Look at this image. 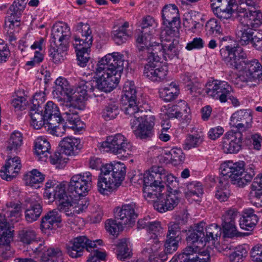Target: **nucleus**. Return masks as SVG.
Returning <instances> with one entry per match:
<instances>
[{"label": "nucleus", "mask_w": 262, "mask_h": 262, "mask_svg": "<svg viewBox=\"0 0 262 262\" xmlns=\"http://www.w3.org/2000/svg\"><path fill=\"white\" fill-rule=\"evenodd\" d=\"M223 60L230 68L244 70L239 76V80L250 88L257 86L262 81V66L256 59L245 61L247 54L239 46H227L220 50Z\"/></svg>", "instance_id": "obj_1"}, {"label": "nucleus", "mask_w": 262, "mask_h": 262, "mask_svg": "<svg viewBox=\"0 0 262 262\" xmlns=\"http://www.w3.org/2000/svg\"><path fill=\"white\" fill-rule=\"evenodd\" d=\"M123 57L122 54L114 52L106 54L98 61L95 70L98 89L107 93L116 87L123 70Z\"/></svg>", "instance_id": "obj_2"}, {"label": "nucleus", "mask_w": 262, "mask_h": 262, "mask_svg": "<svg viewBox=\"0 0 262 262\" xmlns=\"http://www.w3.org/2000/svg\"><path fill=\"white\" fill-rule=\"evenodd\" d=\"M155 45H150L142 56L144 58L146 56L148 63L145 66L144 75L153 81L161 82L164 81L167 75L168 67L163 66L157 68L156 63L160 62L161 57L167 60L165 55V46L162 43L154 42Z\"/></svg>", "instance_id": "obj_3"}, {"label": "nucleus", "mask_w": 262, "mask_h": 262, "mask_svg": "<svg viewBox=\"0 0 262 262\" xmlns=\"http://www.w3.org/2000/svg\"><path fill=\"white\" fill-rule=\"evenodd\" d=\"M100 170L97 186L99 192L103 194H107L119 187L126 174V167L121 162L105 164Z\"/></svg>", "instance_id": "obj_4"}, {"label": "nucleus", "mask_w": 262, "mask_h": 262, "mask_svg": "<svg viewBox=\"0 0 262 262\" xmlns=\"http://www.w3.org/2000/svg\"><path fill=\"white\" fill-rule=\"evenodd\" d=\"M221 177H225L227 180L230 179L232 183L239 187H243L251 182L254 176L253 171L248 172L245 171L244 163L243 161L233 162L232 161L225 162L220 166Z\"/></svg>", "instance_id": "obj_5"}, {"label": "nucleus", "mask_w": 262, "mask_h": 262, "mask_svg": "<svg viewBox=\"0 0 262 262\" xmlns=\"http://www.w3.org/2000/svg\"><path fill=\"white\" fill-rule=\"evenodd\" d=\"M178 8L174 4L165 5L162 10L163 24L166 25L165 33L168 36L177 37L179 35L180 19Z\"/></svg>", "instance_id": "obj_6"}, {"label": "nucleus", "mask_w": 262, "mask_h": 262, "mask_svg": "<svg viewBox=\"0 0 262 262\" xmlns=\"http://www.w3.org/2000/svg\"><path fill=\"white\" fill-rule=\"evenodd\" d=\"M92 175L89 171L73 176L68 186V190L74 200L85 195L92 186Z\"/></svg>", "instance_id": "obj_7"}, {"label": "nucleus", "mask_w": 262, "mask_h": 262, "mask_svg": "<svg viewBox=\"0 0 262 262\" xmlns=\"http://www.w3.org/2000/svg\"><path fill=\"white\" fill-rule=\"evenodd\" d=\"M102 241L98 239L91 241L85 236H79L70 241L67 244V253L72 258H77L81 255L84 248L88 251H92L93 249L96 248L97 244L101 245Z\"/></svg>", "instance_id": "obj_8"}, {"label": "nucleus", "mask_w": 262, "mask_h": 262, "mask_svg": "<svg viewBox=\"0 0 262 262\" xmlns=\"http://www.w3.org/2000/svg\"><path fill=\"white\" fill-rule=\"evenodd\" d=\"M67 185L63 183H59L53 190L52 198L59 202L58 210L66 213L67 216L73 215L71 207L73 205V197L69 191H66ZM68 191H69L68 190Z\"/></svg>", "instance_id": "obj_9"}, {"label": "nucleus", "mask_w": 262, "mask_h": 262, "mask_svg": "<svg viewBox=\"0 0 262 262\" xmlns=\"http://www.w3.org/2000/svg\"><path fill=\"white\" fill-rule=\"evenodd\" d=\"M137 120V123L134 126L130 125L133 132L137 138L147 139L151 138L154 134V126L155 118L150 111Z\"/></svg>", "instance_id": "obj_10"}, {"label": "nucleus", "mask_w": 262, "mask_h": 262, "mask_svg": "<svg viewBox=\"0 0 262 262\" xmlns=\"http://www.w3.org/2000/svg\"><path fill=\"white\" fill-rule=\"evenodd\" d=\"M102 147L108 148L109 150L115 154L125 152L129 154L134 148L132 143L120 134L108 137L106 141L102 143Z\"/></svg>", "instance_id": "obj_11"}, {"label": "nucleus", "mask_w": 262, "mask_h": 262, "mask_svg": "<svg viewBox=\"0 0 262 262\" xmlns=\"http://www.w3.org/2000/svg\"><path fill=\"white\" fill-rule=\"evenodd\" d=\"M45 101L43 94L36 93L33 97L30 106L29 116L31 118V125L36 129H40L43 125L47 124V120L40 111L41 105Z\"/></svg>", "instance_id": "obj_12"}, {"label": "nucleus", "mask_w": 262, "mask_h": 262, "mask_svg": "<svg viewBox=\"0 0 262 262\" xmlns=\"http://www.w3.org/2000/svg\"><path fill=\"white\" fill-rule=\"evenodd\" d=\"M232 91L231 85L226 81L213 80L208 82L206 86L205 92L207 94L221 102L227 101L228 96Z\"/></svg>", "instance_id": "obj_13"}, {"label": "nucleus", "mask_w": 262, "mask_h": 262, "mask_svg": "<svg viewBox=\"0 0 262 262\" xmlns=\"http://www.w3.org/2000/svg\"><path fill=\"white\" fill-rule=\"evenodd\" d=\"M236 13L238 18L245 19L244 24L253 29L257 28L262 24V12L255 8L251 9L242 6H237Z\"/></svg>", "instance_id": "obj_14"}, {"label": "nucleus", "mask_w": 262, "mask_h": 262, "mask_svg": "<svg viewBox=\"0 0 262 262\" xmlns=\"http://www.w3.org/2000/svg\"><path fill=\"white\" fill-rule=\"evenodd\" d=\"M74 29L76 34L74 36L73 46H84L85 49L91 48L93 37L89 24L80 22L75 26Z\"/></svg>", "instance_id": "obj_15"}, {"label": "nucleus", "mask_w": 262, "mask_h": 262, "mask_svg": "<svg viewBox=\"0 0 262 262\" xmlns=\"http://www.w3.org/2000/svg\"><path fill=\"white\" fill-rule=\"evenodd\" d=\"M243 134L241 131L231 130L225 135L222 149L226 154H237L241 149Z\"/></svg>", "instance_id": "obj_16"}, {"label": "nucleus", "mask_w": 262, "mask_h": 262, "mask_svg": "<svg viewBox=\"0 0 262 262\" xmlns=\"http://www.w3.org/2000/svg\"><path fill=\"white\" fill-rule=\"evenodd\" d=\"M12 235L10 230V225L6 219V214L0 213V245H7L10 243ZM9 248L7 246L6 248ZM0 256L5 259H8L12 256L11 251L3 247L0 248Z\"/></svg>", "instance_id": "obj_17"}, {"label": "nucleus", "mask_w": 262, "mask_h": 262, "mask_svg": "<svg viewBox=\"0 0 262 262\" xmlns=\"http://www.w3.org/2000/svg\"><path fill=\"white\" fill-rule=\"evenodd\" d=\"M121 103L123 107L122 110L125 114L131 117L130 124L132 126H134L137 123V120L141 118L142 116H144V114L150 111H143L141 107H139L137 103V98L126 99L125 100L121 98Z\"/></svg>", "instance_id": "obj_18"}, {"label": "nucleus", "mask_w": 262, "mask_h": 262, "mask_svg": "<svg viewBox=\"0 0 262 262\" xmlns=\"http://www.w3.org/2000/svg\"><path fill=\"white\" fill-rule=\"evenodd\" d=\"M55 83L53 91L54 97L62 105L66 101L71 102V95L73 94V89L71 88L67 80L64 78L59 77L56 80Z\"/></svg>", "instance_id": "obj_19"}, {"label": "nucleus", "mask_w": 262, "mask_h": 262, "mask_svg": "<svg viewBox=\"0 0 262 262\" xmlns=\"http://www.w3.org/2000/svg\"><path fill=\"white\" fill-rule=\"evenodd\" d=\"M27 209L25 210V219L28 223L36 221L42 211V201L38 196L35 195L26 200Z\"/></svg>", "instance_id": "obj_20"}, {"label": "nucleus", "mask_w": 262, "mask_h": 262, "mask_svg": "<svg viewBox=\"0 0 262 262\" xmlns=\"http://www.w3.org/2000/svg\"><path fill=\"white\" fill-rule=\"evenodd\" d=\"M252 120L250 110H240L232 115L230 124L237 128L236 131L242 132L250 127Z\"/></svg>", "instance_id": "obj_21"}, {"label": "nucleus", "mask_w": 262, "mask_h": 262, "mask_svg": "<svg viewBox=\"0 0 262 262\" xmlns=\"http://www.w3.org/2000/svg\"><path fill=\"white\" fill-rule=\"evenodd\" d=\"M239 212L235 208H230L226 211L222 216L223 228L225 234L229 237L238 236L235 220L238 216Z\"/></svg>", "instance_id": "obj_22"}, {"label": "nucleus", "mask_w": 262, "mask_h": 262, "mask_svg": "<svg viewBox=\"0 0 262 262\" xmlns=\"http://www.w3.org/2000/svg\"><path fill=\"white\" fill-rule=\"evenodd\" d=\"M136 204L130 203L124 204L121 208H117L114 211L115 217L120 220L121 224L131 225L138 217L135 211Z\"/></svg>", "instance_id": "obj_23"}, {"label": "nucleus", "mask_w": 262, "mask_h": 262, "mask_svg": "<svg viewBox=\"0 0 262 262\" xmlns=\"http://www.w3.org/2000/svg\"><path fill=\"white\" fill-rule=\"evenodd\" d=\"M180 196L170 193H163L158 200L154 203V207L160 212H164L172 210L180 202Z\"/></svg>", "instance_id": "obj_24"}, {"label": "nucleus", "mask_w": 262, "mask_h": 262, "mask_svg": "<svg viewBox=\"0 0 262 262\" xmlns=\"http://www.w3.org/2000/svg\"><path fill=\"white\" fill-rule=\"evenodd\" d=\"M33 250L36 253H42L40 262H62V252L58 247L46 249V247L40 244Z\"/></svg>", "instance_id": "obj_25"}, {"label": "nucleus", "mask_w": 262, "mask_h": 262, "mask_svg": "<svg viewBox=\"0 0 262 262\" xmlns=\"http://www.w3.org/2000/svg\"><path fill=\"white\" fill-rule=\"evenodd\" d=\"M71 36L70 29L66 23H59L54 25L52 31L51 42L54 45L57 43H63L68 46V41Z\"/></svg>", "instance_id": "obj_26"}, {"label": "nucleus", "mask_w": 262, "mask_h": 262, "mask_svg": "<svg viewBox=\"0 0 262 262\" xmlns=\"http://www.w3.org/2000/svg\"><path fill=\"white\" fill-rule=\"evenodd\" d=\"M129 24L125 21L121 25H116L113 27L112 38L116 44L120 45L130 39L133 36L132 32L128 29Z\"/></svg>", "instance_id": "obj_27"}, {"label": "nucleus", "mask_w": 262, "mask_h": 262, "mask_svg": "<svg viewBox=\"0 0 262 262\" xmlns=\"http://www.w3.org/2000/svg\"><path fill=\"white\" fill-rule=\"evenodd\" d=\"M21 167L20 160L17 157L9 158L1 170V176L7 181H11L17 175Z\"/></svg>", "instance_id": "obj_28"}, {"label": "nucleus", "mask_w": 262, "mask_h": 262, "mask_svg": "<svg viewBox=\"0 0 262 262\" xmlns=\"http://www.w3.org/2000/svg\"><path fill=\"white\" fill-rule=\"evenodd\" d=\"M164 168L159 166H152L143 175L144 186L162 184L165 175Z\"/></svg>", "instance_id": "obj_29"}, {"label": "nucleus", "mask_w": 262, "mask_h": 262, "mask_svg": "<svg viewBox=\"0 0 262 262\" xmlns=\"http://www.w3.org/2000/svg\"><path fill=\"white\" fill-rule=\"evenodd\" d=\"M62 154L67 156L77 154L81 148L80 141L75 138L67 137L62 139L59 143Z\"/></svg>", "instance_id": "obj_30"}, {"label": "nucleus", "mask_w": 262, "mask_h": 262, "mask_svg": "<svg viewBox=\"0 0 262 262\" xmlns=\"http://www.w3.org/2000/svg\"><path fill=\"white\" fill-rule=\"evenodd\" d=\"M240 24L236 30V37L239 43L242 45H247L252 42L255 32L253 29L244 24L242 19H239Z\"/></svg>", "instance_id": "obj_31"}, {"label": "nucleus", "mask_w": 262, "mask_h": 262, "mask_svg": "<svg viewBox=\"0 0 262 262\" xmlns=\"http://www.w3.org/2000/svg\"><path fill=\"white\" fill-rule=\"evenodd\" d=\"M61 222V215L58 211L54 209L48 212L41 219L40 229L46 232L47 230H52L54 227V224Z\"/></svg>", "instance_id": "obj_32"}, {"label": "nucleus", "mask_w": 262, "mask_h": 262, "mask_svg": "<svg viewBox=\"0 0 262 262\" xmlns=\"http://www.w3.org/2000/svg\"><path fill=\"white\" fill-rule=\"evenodd\" d=\"M50 144L46 138L38 137L35 140L34 145L35 153L40 160L42 161L47 160L48 157L50 154Z\"/></svg>", "instance_id": "obj_33"}, {"label": "nucleus", "mask_w": 262, "mask_h": 262, "mask_svg": "<svg viewBox=\"0 0 262 262\" xmlns=\"http://www.w3.org/2000/svg\"><path fill=\"white\" fill-rule=\"evenodd\" d=\"M181 83L183 85V89L188 91L190 94L196 92L201 89V84L198 78L192 73L186 72L181 76Z\"/></svg>", "instance_id": "obj_34"}, {"label": "nucleus", "mask_w": 262, "mask_h": 262, "mask_svg": "<svg viewBox=\"0 0 262 262\" xmlns=\"http://www.w3.org/2000/svg\"><path fill=\"white\" fill-rule=\"evenodd\" d=\"M258 217L253 209H248L243 212L239 220L240 227L246 230H251L257 224Z\"/></svg>", "instance_id": "obj_35"}, {"label": "nucleus", "mask_w": 262, "mask_h": 262, "mask_svg": "<svg viewBox=\"0 0 262 262\" xmlns=\"http://www.w3.org/2000/svg\"><path fill=\"white\" fill-rule=\"evenodd\" d=\"M217 180L219 184L217 186L215 197L220 202H225L228 200L230 195V190L228 189L229 181L227 180L225 177L217 178Z\"/></svg>", "instance_id": "obj_36"}, {"label": "nucleus", "mask_w": 262, "mask_h": 262, "mask_svg": "<svg viewBox=\"0 0 262 262\" xmlns=\"http://www.w3.org/2000/svg\"><path fill=\"white\" fill-rule=\"evenodd\" d=\"M67 50L68 46L65 45V44L58 45L56 43V45H54L53 43L51 42L49 56L52 58L54 63L60 62L64 59Z\"/></svg>", "instance_id": "obj_37"}, {"label": "nucleus", "mask_w": 262, "mask_h": 262, "mask_svg": "<svg viewBox=\"0 0 262 262\" xmlns=\"http://www.w3.org/2000/svg\"><path fill=\"white\" fill-rule=\"evenodd\" d=\"M164 186L162 184L143 186V193L146 199H149L154 203L158 200L163 194Z\"/></svg>", "instance_id": "obj_38"}, {"label": "nucleus", "mask_w": 262, "mask_h": 262, "mask_svg": "<svg viewBox=\"0 0 262 262\" xmlns=\"http://www.w3.org/2000/svg\"><path fill=\"white\" fill-rule=\"evenodd\" d=\"M165 176L162 184L165 183L167 187L168 192L180 196L179 180L171 173H168L164 169L162 172Z\"/></svg>", "instance_id": "obj_39"}, {"label": "nucleus", "mask_w": 262, "mask_h": 262, "mask_svg": "<svg viewBox=\"0 0 262 262\" xmlns=\"http://www.w3.org/2000/svg\"><path fill=\"white\" fill-rule=\"evenodd\" d=\"M165 176L162 184L165 183L167 187L168 192L180 196L179 180L171 173H168L164 169L162 172Z\"/></svg>", "instance_id": "obj_40"}, {"label": "nucleus", "mask_w": 262, "mask_h": 262, "mask_svg": "<svg viewBox=\"0 0 262 262\" xmlns=\"http://www.w3.org/2000/svg\"><path fill=\"white\" fill-rule=\"evenodd\" d=\"M205 223L201 222L198 224L192 230H189L187 233L186 241L188 243H194L199 242L203 244L204 237Z\"/></svg>", "instance_id": "obj_41"}, {"label": "nucleus", "mask_w": 262, "mask_h": 262, "mask_svg": "<svg viewBox=\"0 0 262 262\" xmlns=\"http://www.w3.org/2000/svg\"><path fill=\"white\" fill-rule=\"evenodd\" d=\"M64 122V120L62 118L51 120V122L47 123L48 131L53 135L61 137L66 132Z\"/></svg>", "instance_id": "obj_42"}, {"label": "nucleus", "mask_w": 262, "mask_h": 262, "mask_svg": "<svg viewBox=\"0 0 262 262\" xmlns=\"http://www.w3.org/2000/svg\"><path fill=\"white\" fill-rule=\"evenodd\" d=\"M129 242L125 238L120 239L117 244V256L122 262H139L138 260H134L132 261H125V259L131 256V250L128 248Z\"/></svg>", "instance_id": "obj_43"}, {"label": "nucleus", "mask_w": 262, "mask_h": 262, "mask_svg": "<svg viewBox=\"0 0 262 262\" xmlns=\"http://www.w3.org/2000/svg\"><path fill=\"white\" fill-rule=\"evenodd\" d=\"M187 189L185 195L188 200L192 198V200L197 201L203 193V187L200 182H193L188 184Z\"/></svg>", "instance_id": "obj_44"}, {"label": "nucleus", "mask_w": 262, "mask_h": 262, "mask_svg": "<svg viewBox=\"0 0 262 262\" xmlns=\"http://www.w3.org/2000/svg\"><path fill=\"white\" fill-rule=\"evenodd\" d=\"M221 228L216 224H211L208 226L204 225V237L203 241L206 243L210 241H217L221 235Z\"/></svg>", "instance_id": "obj_45"}, {"label": "nucleus", "mask_w": 262, "mask_h": 262, "mask_svg": "<svg viewBox=\"0 0 262 262\" xmlns=\"http://www.w3.org/2000/svg\"><path fill=\"white\" fill-rule=\"evenodd\" d=\"M44 117L47 120V123L51 122V120L58 119L61 118L57 105L52 101H48L45 106Z\"/></svg>", "instance_id": "obj_46"}, {"label": "nucleus", "mask_w": 262, "mask_h": 262, "mask_svg": "<svg viewBox=\"0 0 262 262\" xmlns=\"http://www.w3.org/2000/svg\"><path fill=\"white\" fill-rule=\"evenodd\" d=\"M44 179V175L36 169H33L24 176L26 185L34 187H39L36 185L42 183Z\"/></svg>", "instance_id": "obj_47"}, {"label": "nucleus", "mask_w": 262, "mask_h": 262, "mask_svg": "<svg viewBox=\"0 0 262 262\" xmlns=\"http://www.w3.org/2000/svg\"><path fill=\"white\" fill-rule=\"evenodd\" d=\"M204 140V135L202 132L194 135H188L183 144L184 150H189L199 147Z\"/></svg>", "instance_id": "obj_48"}, {"label": "nucleus", "mask_w": 262, "mask_h": 262, "mask_svg": "<svg viewBox=\"0 0 262 262\" xmlns=\"http://www.w3.org/2000/svg\"><path fill=\"white\" fill-rule=\"evenodd\" d=\"M151 38L150 35L144 32V31L138 35L136 39L137 47L140 56H143L146 49L150 46Z\"/></svg>", "instance_id": "obj_49"}, {"label": "nucleus", "mask_w": 262, "mask_h": 262, "mask_svg": "<svg viewBox=\"0 0 262 262\" xmlns=\"http://www.w3.org/2000/svg\"><path fill=\"white\" fill-rule=\"evenodd\" d=\"M206 34L208 36H216L222 34L223 29L220 23L215 19L211 18L208 20L205 26Z\"/></svg>", "instance_id": "obj_50"}, {"label": "nucleus", "mask_w": 262, "mask_h": 262, "mask_svg": "<svg viewBox=\"0 0 262 262\" xmlns=\"http://www.w3.org/2000/svg\"><path fill=\"white\" fill-rule=\"evenodd\" d=\"M74 46L76 51L78 64L81 67H85L90 58V48L85 49L84 46Z\"/></svg>", "instance_id": "obj_51"}, {"label": "nucleus", "mask_w": 262, "mask_h": 262, "mask_svg": "<svg viewBox=\"0 0 262 262\" xmlns=\"http://www.w3.org/2000/svg\"><path fill=\"white\" fill-rule=\"evenodd\" d=\"M213 12L214 15L224 24L228 23L232 20L233 11L231 8L222 9L220 8V6H216L214 8H213Z\"/></svg>", "instance_id": "obj_52"}, {"label": "nucleus", "mask_w": 262, "mask_h": 262, "mask_svg": "<svg viewBox=\"0 0 262 262\" xmlns=\"http://www.w3.org/2000/svg\"><path fill=\"white\" fill-rule=\"evenodd\" d=\"M165 155L161 156L160 160H162L166 163H171L174 166L178 165L180 161V149L173 148L168 153H166Z\"/></svg>", "instance_id": "obj_53"}, {"label": "nucleus", "mask_w": 262, "mask_h": 262, "mask_svg": "<svg viewBox=\"0 0 262 262\" xmlns=\"http://www.w3.org/2000/svg\"><path fill=\"white\" fill-rule=\"evenodd\" d=\"M23 142V138L20 133L18 132H14L13 133L8 141L7 150L9 151H16L18 147H19Z\"/></svg>", "instance_id": "obj_54"}, {"label": "nucleus", "mask_w": 262, "mask_h": 262, "mask_svg": "<svg viewBox=\"0 0 262 262\" xmlns=\"http://www.w3.org/2000/svg\"><path fill=\"white\" fill-rule=\"evenodd\" d=\"M118 106L114 102L106 105L102 112V116L106 121L113 119L119 114Z\"/></svg>", "instance_id": "obj_55"}, {"label": "nucleus", "mask_w": 262, "mask_h": 262, "mask_svg": "<svg viewBox=\"0 0 262 262\" xmlns=\"http://www.w3.org/2000/svg\"><path fill=\"white\" fill-rule=\"evenodd\" d=\"M148 246L142 251L143 254L149 255L161 252V244L157 238H150L148 241Z\"/></svg>", "instance_id": "obj_56"}, {"label": "nucleus", "mask_w": 262, "mask_h": 262, "mask_svg": "<svg viewBox=\"0 0 262 262\" xmlns=\"http://www.w3.org/2000/svg\"><path fill=\"white\" fill-rule=\"evenodd\" d=\"M179 36L176 37L177 39H173L172 43L169 46L167 49H165V55L167 56V60H171L174 58L179 59Z\"/></svg>", "instance_id": "obj_57"}, {"label": "nucleus", "mask_w": 262, "mask_h": 262, "mask_svg": "<svg viewBox=\"0 0 262 262\" xmlns=\"http://www.w3.org/2000/svg\"><path fill=\"white\" fill-rule=\"evenodd\" d=\"M122 96V99L137 98V90L134 83L132 81H126L123 85Z\"/></svg>", "instance_id": "obj_58"}, {"label": "nucleus", "mask_w": 262, "mask_h": 262, "mask_svg": "<svg viewBox=\"0 0 262 262\" xmlns=\"http://www.w3.org/2000/svg\"><path fill=\"white\" fill-rule=\"evenodd\" d=\"M164 243V251L166 254H171L176 251L179 247V239L176 237L166 236Z\"/></svg>", "instance_id": "obj_59"}, {"label": "nucleus", "mask_w": 262, "mask_h": 262, "mask_svg": "<svg viewBox=\"0 0 262 262\" xmlns=\"http://www.w3.org/2000/svg\"><path fill=\"white\" fill-rule=\"evenodd\" d=\"M23 11L22 10H19V8L16 6V4H13L9 8V12L11 16L8 18V20L6 22V25L7 23H10L9 27L11 28V26H14V21H18V19L21 15V12Z\"/></svg>", "instance_id": "obj_60"}, {"label": "nucleus", "mask_w": 262, "mask_h": 262, "mask_svg": "<svg viewBox=\"0 0 262 262\" xmlns=\"http://www.w3.org/2000/svg\"><path fill=\"white\" fill-rule=\"evenodd\" d=\"M247 253L246 250L243 247H236L229 254L231 262H242Z\"/></svg>", "instance_id": "obj_61"}, {"label": "nucleus", "mask_w": 262, "mask_h": 262, "mask_svg": "<svg viewBox=\"0 0 262 262\" xmlns=\"http://www.w3.org/2000/svg\"><path fill=\"white\" fill-rule=\"evenodd\" d=\"M35 232L30 229L21 230L19 233V237L21 242L26 244H30L34 241L36 238Z\"/></svg>", "instance_id": "obj_62"}, {"label": "nucleus", "mask_w": 262, "mask_h": 262, "mask_svg": "<svg viewBox=\"0 0 262 262\" xmlns=\"http://www.w3.org/2000/svg\"><path fill=\"white\" fill-rule=\"evenodd\" d=\"M180 93L177 91H171V90L166 88L162 89L159 91V96L161 99L165 102H169L176 99L179 95Z\"/></svg>", "instance_id": "obj_63"}, {"label": "nucleus", "mask_w": 262, "mask_h": 262, "mask_svg": "<svg viewBox=\"0 0 262 262\" xmlns=\"http://www.w3.org/2000/svg\"><path fill=\"white\" fill-rule=\"evenodd\" d=\"M122 224L121 222L117 223L116 221L109 219L106 222L105 228L111 234L117 235L122 228Z\"/></svg>", "instance_id": "obj_64"}]
</instances>
